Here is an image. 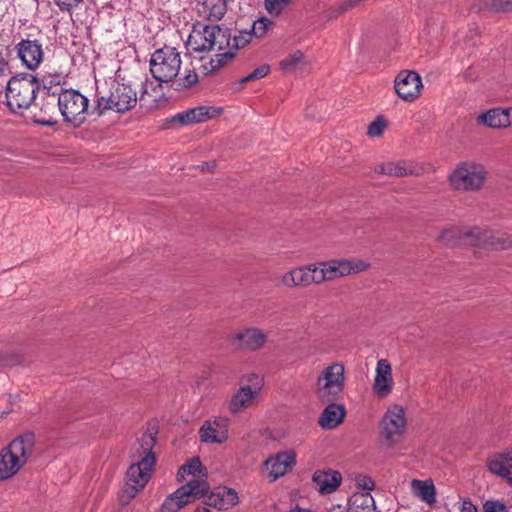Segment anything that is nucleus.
Masks as SVG:
<instances>
[{"mask_svg":"<svg viewBox=\"0 0 512 512\" xmlns=\"http://www.w3.org/2000/svg\"><path fill=\"white\" fill-rule=\"evenodd\" d=\"M157 89H161V84L154 86L148 81L138 84L119 77L109 79L101 85L97 83L94 110L99 115L107 110L124 113L133 109L138 101L144 105L156 103L161 96Z\"/></svg>","mask_w":512,"mask_h":512,"instance_id":"1","label":"nucleus"},{"mask_svg":"<svg viewBox=\"0 0 512 512\" xmlns=\"http://www.w3.org/2000/svg\"><path fill=\"white\" fill-rule=\"evenodd\" d=\"M155 443V433L146 431L134 444L132 457L135 463L131 464L127 470V482L121 497L123 504H127L133 499L150 480L155 465L153 453Z\"/></svg>","mask_w":512,"mask_h":512,"instance_id":"2","label":"nucleus"},{"mask_svg":"<svg viewBox=\"0 0 512 512\" xmlns=\"http://www.w3.org/2000/svg\"><path fill=\"white\" fill-rule=\"evenodd\" d=\"M34 435L26 433L15 438L0 451V481L14 476L32 455Z\"/></svg>","mask_w":512,"mask_h":512,"instance_id":"3","label":"nucleus"},{"mask_svg":"<svg viewBox=\"0 0 512 512\" xmlns=\"http://www.w3.org/2000/svg\"><path fill=\"white\" fill-rule=\"evenodd\" d=\"M345 389V367L341 362H332L317 375L314 394L320 402H334L343 397Z\"/></svg>","mask_w":512,"mask_h":512,"instance_id":"4","label":"nucleus"},{"mask_svg":"<svg viewBox=\"0 0 512 512\" xmlns=\"http://www.w3.org/2000/svg\"><path fill=\"white\" fill-rule=\"evenodd\" d=\"M231 35L228 29L218 25L194 28L187 40V47L193 52L224 50L230 46Z\"/></svg>","mask_w":512,"mask_h":512,"instance_id":"5","label":"nucleus"},{"mask_svg":"<svg viewBox=\"0 0 512 512\" xmlns=\"http://www.w3.org/2000/svg\"><path fill=\"white\" fill-rule=\"evenodd\" d=\"M487 174L483 164L475 161H463L456 165L448 177V182L454 190L477 192L484 186Z\"/></svg>","mask_w":512,"mask_h":512,"instance_id":"6","label":"nucleus"},{"mask_svg":"<svg viewBox=\"0 0 512 512\" xmlns=\"http://www.w3.org/2000/svg\"><path fill=\"white\" fill-rule=\"evenodd\" d=\"M39 85L30 74L12 77L6 86V104L11 111L25 110L36 98Z\"/></svg>","mask_w":512,"mask_h":512,"instance_id":"7","label":"nucleus"},{"mask_svg":"<svg viewBox=\"0 0 512 512\" xmlns=\"http://www.w3.org/2000/svg\"><path fill=\"white\" fill-rule=\"evenodd\" d=\"M408 429L405 409L398 404L388 406L379 422V435L387 447L400 444Z\"/></svg>","mask_w":512,"mask_h":512,"instance_id":"8","label":"nucleus"},{"mask_svg":"<svg viewBox=\"0 0 512 512\" xmlns=\"http://www.w3.org/2000/svg\"><path fill=\"white\" fill-rule=\"evenodd\" d=\"M58 93V111L64 121L73 127H80L90 114L89 100L74 89H60Z\"/></svg>","mask_w":512,"mask_h":512,"instance_id":"9","label":"nucleus"},{"mask_svg":"<svg viewBox=\"0 0 512 512\" xmlns=\"http://www.w3.org/2000/svg\"><path fill=\"white\" fill-rule=\"evenodd\" d=\"M181 55L176 48L164 46L155 50L150 57V72L160 83L173 81L181 68Z\"/></svg>","mask_w":512,"mask_h":512,"instance_id":"10","label":"nucleus"},{"mask_svg":"<svg viewBox=\"0 0 512 512\" xmlns=\"http://www.w3.org/2000/svg\"><path fill=\"white\" fill-rule=\"evenodd\" d=\"M318 285L366 271L370 264L362 259H332L314 263Z\"/></svg>","mask_w":512,"mask_h":512,"instance_id":"11","label":"nucleus"},{"mask_svg":"<svg viewBox=\"0 0 512 512\" xmlns=\"http://www.w3.org/2000/svg\"><path fill=\"white\" fill-rule=\"evenodd\" d=\"M208 491L209 484L206 480L191 479L164 500L160 512H178L193 500L203 497Z\"/></svg>","mask_w":512,"mask_h":512,"instance_id":"12","label":"nucleus"},{"mask_svg":"<svg viewBox=\"0 0 512 512\" xmlns=\"http://www.w3.org/2000/svg\"><path fill=\"white\" fill-rule=\"evenodd\" d=\"M422 87V79L414 71H401L394 80L395 92L405 102L416 100L421 94Z\"/></svg>","mask_w":512,"mask_h":512,"instance_id":"13","label":"nucleus"},{"mask_svg":"<svg viewBox=\"0 0 512 512\" xmlns=\"http://www.w3.org/2000/svg\"><path fill=\"white\" fill-rule=\"evenodd\" d=\"M229 419L224 416H217L204 421L199 429V436L202 442L211 444H222L228 439Z\"/></svg>","mask_w":512,"mask_h":512,"instance_id":"14","label":"nucleus"},{"mask_svg":"<svg viewBox=\"0 0 512 512\" xmlns=\"http://www.w3.org/2000/svg\"><path fill=\"white\" fill-rule=\"evenodd\" d=\"M222 108L214 106H197L177 113L169 120L170 123H177L180 126H188L206 122L219 116Z\"/></svg>","mask_w":512,"mask_h":512,"instance_id":"15","label":"nucleus"},{"mask_svg":"<svg viewBox=\"0 0 512 512\" xmlns=\"http://www.w3.org/2000/svg\"><path fill=\"white\" fill-rule=\"evenodd\" d=\"M281 283L286 288H305L312 284L318 285L316 267L313 264L294 267L285 272Z\"/></svg>","mask_w":512,"mask_h":512,"instance_id":"16","label":"nucleus"},{"mask_svg":"<svg viewBox=\"0 0 512 512\" xmlns=\"http://www.w3.org/2000/svg\"><path fill=\"white\" fill-rule=\"evenodd\" d=\"M392 367L387 359H379L375 368L372 390L380 399L387 398L393 391Z\"/></svg>","mask_w":512,"mask_h":512,"instance_id":"17","label":"nucleus"},{"mask_svg":"<svg viewBox=\"0 0 512 512\" xmlns=\"http://www.w3.org/2000/svg\"><path fill=\"white\" fill-rule=\"evenodd\" d=\"M296 464V453L293 450L279 452L264 462V470L271 481L284 476Z\"/></svg>","mask_w":512,"mask_h":512,"instance_id":"18","label":"nucleus"},{"mask_svg":"<svg viewBox=\"0 0 512 512\" xmlns=\"http://www.w3.org/2000/svg\"><path fill=\"white\" fill-rule=\"evenodd\" d=\"M17 55L30 70H35L43 61L44 52L42 45L38 40H21L16 45Z\"/></svg>","mask_w":512,"mask_h":512,"instance_id":"19","label":"nucleus"},{"mask_svg":"<svg viewBox=\"0 0 512 512\" xmlns=\"http://www.w3.org/2000/svg\"><path fill=\"white\" fill-rule=\"evenodd\" d=\"M259 387L240 386L227 402L228 411L231 414H239L253 407L259 397Z\"/></svg>","mask_w":512,"mask_h":512,"instance_id":"20","label":"nucleus"},{"mask_svg":"<svg viewBox=\"0 0 512 512\" xmlns=\"http://www.w3.org/2000/svg\"><path fill=\"white\" fill-rule=\"evenodd\" d=\"M232 339L239 342L240 348L256 351L265 345L267 334L259 328L250 327L235 333Z\"/></svg>","mask_w":512,"mask_h":512,"instance_id":"21","label":"nucleus"},{"mask_svg":"<svg viewBox=\"0 0 512 512\" xmlns=\"http://www.w3.org/2000/svg\"><path fill=\"white\" fill-rule=\"evenodd\" d=\"M238 502V493L234 489L219 487L209 494L205 504L217 510H229L236 506Z\"/></svg>","mask_w":512,"mask_h":512,"instance_id":"22","label":"nucleus"},{"mask_svg":"<svg viewBox=\"0 0 512 512\" xmlns=\"http://www.w3.org/2000/svg\"><path fill=\"white\" fill-rule=\"evenodd\" d=\"M312 481L320 494H330L340 486L342 476L332 469L317 470L312 476Z\"/></svg>","mask_w":512,"mask_h":512,"instance_id":"23","label":"nucleus"},{"mask_svg":"<svg viewBox=\"0 0 512 512\" xmlns=\"http://www.w3.org/2000/svg\"><path fill=\"white\" fill-rule=\"evenodd\" d=\"M488 470L501 478L512 473V449L495 453L487 459Z\"/></svg>","mask_w":512,"mask_h":512,"instance_id":"24","label":"nucleus"},{"mask_svg":"<svg viewBox=\"0 0 512 512\" xmlns=\"http://www.w3.org/2000/svg\"><path fill=\"white\" fill-rule=\"evenodd\" d=\"M326 403L328 405L319 417V425L324 429H334L344 420L346 409L336 401Z\"/></svg>","mask_w":512,"mask_h":512,"instance_id":"25","label":"nucleus"},{"mask_svg":"<svg viewBox=\"0 0 512 512\" xmlns=\"http://www.w3.org/2000/svg\"><path fill=\"white\" fill-rule=\"evenodd\" d=\"M58 111V93L47 90L40 100L41 116L37 122L44 125H53L56 123L54 115Z\"/></svg>","mask_w":512,"mask_h":512,"instance_id":"26","label":"nucleus"},{"mask_svg":"<svg viewBox=\"0 0 512 512\" xmlns=\"http://www.w3.org/2000/svg\"><path fill=\"white\" fill-rule=\"evenodd\" d=\"M413 496L431 506L436 503V488L432 479H413L410 483Z\"/></svg>","mask_w":512,"mask_h":512,"instance_id":"27","label":"nucleus"},{"mask_svg":"<svg viewBox=\"0 0 512 512\" xmlns=\"http://www.w3.org/2000/svg\"><path fill=\"white\" fill-rule=\"evenodd\" d=\"M477 122L490 128H505L510 126L508 108H494L477 117Z\"/></svg>","mask_w":512,"mask_h":512,"instance_id":"28","label":"nucleus"},{"mask_svg":"<svg viewBox=\"0 0 512 512\" xmlns=\"http://www.w3.org/2000/svg\"><path fill=\"white\" fill-rule=\"evenodd\" d=\"M198 11L209 20L218 21L227 11L226 0H198Z\"/></svg>","mask_w":512,"mask_h":512,"instance_id":"29","label":"nucleus"},{"mask_svg":"<svg viewBox=\"0 0 512 512\" xmlns=\"http://www.w3.org/2000/svg\"><path fill=\"white\" fill-rule=\"evenodd\" d=\"M309 64L310 61L306 55L302 51L296 50L283 58L279 63V67L284 73H295L303 70Z\"/></svg>","mask_w":512,"mask_h":512,"instance_id":"30","label":"nucleus"},{"mask_svg":"<svg viewBox=\"0 0 512 512\" xmlns=\"http://www.w3.org/2000/svg\"><path fill=\"white\" fill-rule=\"evenodd\" d=\"M375 173L393 177H405L413 173L412 165L406 161L380 163L374 168Z\"/></svg>","mask_w":512,"mask_h":512,"instance_id":"31","label":"nucleus"},{"mask_svg":"<svg viewBox=\"0 0 512 512\" xmlns=\"http://www.w3.org/2000/svg\"><path fill=\"white\" fill-rule=\"evenodd\" d=\"M349 512H377L370 492L354 493L349 499Z\"/></svg>","mask_w":512,"mask_h":512,"instance_id":"32","label":"nucleus"},{"mask_svg":"<svg viewBox=\"0 0 512 512\" xmlns=\"http://www.w3.org/2000/svg\"><path fill=\"white\" fill-rule=\"evenodd\" d=\"M187 475L193 476L192 479H203L205 480L206 469L202 465L199 458H192L186 464L182 465L177 473L178 479L184 480Z\"/></svg>","mask_w":512,"mask_h":512,"instance_id":"33","label":"nucleus"},{"mask_svg":"<svg viewBox=\"0 0 512 512\" xmlns=\"http://www.w3.org/2000/svg\"><path fill=\"white\" fill-rule=\"evenodd\" d=\"M488 237H491L490 230H485L480 227L462 229V240L468 245L486 246Z\"/></svg>","mask_w":512,"mask_h":512,"instance_id":"34","label":"nucleus"},{"mask_svg":"<svg viewBox=\"0 0 512 512\" xmlns=\"http://www.w3.org/2000/svg\"><path fill=\"white\" fill-rule=\"evenodd\" d=\"M490 236L487 238L486 247L494 250H506L512 247V238L510 236L492 231H490Z\"/></svg>","mask_w":512,"mask_h":512,"instance_id":"35","label":"nucleus"},{"mask_svg":"<svg viewBox=\"0 0 512 512\" xmlns=\"http://www.w3.org/2000/svg\"><path fill=\"white\" fill-rule=\"evenodd\" d=\"M439 241L446 245H454L462 241V228L449 227L443 229L438 237Z\"/></svg>","mask_w":512,"mask_h":512,"instance_id":"36","label":"nucleus"},{"mask_svg":"<svg viewBox=\"0 0 512 512\" xmlns=\"http://www.w3.org/2000/svg\"><path fill=\"white\" fill-rule=\"evenodd\" d=\"M198 82V74L194 70L185 69L184 76L175 80V90L191 88Z\"/></svg>","mask_w":512,"mask_h":512,"instance_id":"37","label":"nucleus"},{"mask_svg":"<svg viewBox=\"0 0 512 512\" xmlns=\"http://www.w3.org/2000/svg\"><path fill=\"white\" fill-rule=\"evenodd\" d=\"M291 3L292 0H264V8L270 16H279Z\"/></svg>","mask_w":512,"mask_h":512,"instance_id":"38","label":"nucleus"},{"mask_svg":"<svg viewBox=\"0 0 512 512\" xmlns=\"http://www.w3.org/2000/svg\"><path fill=\"white\" fill-rule=\"evenodd\" d=\"M272 25L273 22L270 19L261 17L254 21L251 28L252 35L257 38L263 37Z\"/></svg>","mask_w":512,"mask_h":512,"instance_id":"39","label":"nucleus"},{"mask_svg":"<svg viewBox=\"0 0 512 512\" xmlns=\"http://www.w3.org/2000/svg\"><path fill=\"white\" fill-rule=\"evenodd\" d=\"M386 128V120L382 116H378L373 122H371L367 129V134L370 137H379L383 134Z\"/></svg>","mask_w":512,"mask_h":512,"instance_id":"40","label":"nucleus"},{"mask_svg":"<svg viewBox=\"0 0 512 512\" xmlns=\"http://www.w3.org/2000/svg\"><path fill=\"white\" fill-rule=\"evenodd\" d=\"M269 71H270V67L268 65H262L256 69H254L250 74H248L246 77H244L241 80V82L245 83V82L256 80V79H261V78L267 76Z\"/></svg>","mask_w":512,"mask_h":512,"instance_id":"41","label":"nucleus"},{"mask_svg":"<svg viewBox=\"0 0 512 512\" xmlns=\"http://www.w3.org/2000/svg\"><path fill=\"white\" fill-rule=\"evenodd\" d=\"M482 512H507V507L504 503L497 500H487L483 504Z\"/></svg>","mask_w":512,"mask_h":512,"instance_id":"42","label":"nucleus"},{"mask_svg":"<svg viewBox=\"0 0 512 512\" xmlns=\"http://www.w3.org/2000/svg\"><path fill=\"white\" fill-rule=\"evenodd\" d=\"M233 57V53L230 51L219 53L215 56V58L211 59L212 69H218L223 66L228 60Z\"/></svg>","mask_w":512,"mask_h":512,"instance_id":"43","label":"nucleus"},{"mask_svg":"<svg viewBox=\"0 0 512 512\" xmlns=\"http://www.w3.org/2000/svg\"><path fill=\"white\" fill-rule=\"evenodd\" d=\"M252 37L253 35L251 31L240 32L239 35H235L233 37L234 46L236 48H242L252 40Z\"/></svg>","mask_w":512,"mask_h":512,"instance_id":"44","label":"nucleus"},{"mask_svg":"<svg viewBox=\"0 0 512 512\" xmlns=\"http://www.w3.org/2000/svg\"><path fill=\"white\" fill-rule=\"evenodd\" d=\"M247 384H245V387H259V393L261 392L263 388V378L255 373L248 374L244 376L243 378Z\"/></svg>","mask_w":512,"mask_h":512,"instance_id":"45","label":"nucleus"},{"mask_svg":"<svg viewBox=\"0 0 512 512\" xmlns=\"http://www.w3.org/2000/svg\"><path fill=\"white\" fill-rule=\"evenodd\" d=\"M61 11H70L77 7L83 0H54Z\"/></svg>","mask_w":512,"mask_h":512,"instance_id":"46","label":"nucleus"},{"mask_svg":"<svg viewBox=\"0 0 512 512\" xmlns=\"http://www.w3.org/2000/svg\"><path fill=\"white\" fill-rule=\"evenodd\" d=\"M492 7L497 11L511 12L512 0H492Z\"/></svg>","mask_w":512,"mask_h":512,"instance_id":"47","label":"nucleus"},{"mask_svg":"<svg viewBox=\"0 0 512 512\" xmlns=\"http://www.w3.org/2000/svg\"><path fill=\"white\" fill-rule=\"evenodd\" d=\"M357 486L361 488L362 492H369L374 489L375 483L370 477H361L357 479Z\"/></svg>","mask_w":512,"mask_h":512,"instance_id":"48","label":"nucleus"},{"mask_svg":"<svg viewBox=\"0 0 512 512\" xmlns=\"http://www.w3.org/2000/svg\"><path fill=\"white\" fill-rule=\"evenodd\" d=\"M459 512H478V510L469 499H464L460 503Z\"/></svg>","mask_w":512,"mask_h":512,"instance_id":"49","label":"nucleus"},{"mask_svg":"<svg viewBox=\"0 0 512 512\" xmlns=\"http://www.w3.org/2000/svg\"><path fill=\"white\" fill-rule=\"evenodd\" d=\"M464 78L469 80V81H474L476 79V76L472 73V68H468L464 72Z\"/></svg>","mask_w":512,"mask_h":512,"instance_id":"50","label":"nucleus"},{"mask_svg":"<svg viewBox=\"0 0 512 512\" xmlns=\"http://www.w3.org/2000/svg\"><path fill=\"white\" fill-rule=\"evenodd\" d=\"M328 512H349V509H346L343 506H334Z\"/></svg>","mask_w":512,"mask_h":512,"instance_id":"51","label":"nucleus"},{"mask_svg":"<svg viewBox=\"0 0 512 512\" xmlns=\"http://www.w3.org/2000/svg\"><path fill=\"white\" fill-rule=\"evenodd\" d=\"M194 512H211L206 507H197Z\"/></svg>","mask_w":512,"mask_h":512,"instance_id":"52","label":"nucleus"},{"mask_svg":"<svg viewBox=\"0 0 512 512\" xmlns=\"http://www.w3.org/2000/svg\"><path fill=\"white\" fill-rule=\"evenodd\" d=\"M288 512H309L308 510L306 509H302V508H299V507H296L294 509H291L290 511Z\"/></svg>","mask_w":512,"mask_h":512,"instance_id":"53","label":"nucleus"},{"mask_svg":"<svg viewBox=\"0 0 512 512\" xmlns=\"http://www.w3.org/2000/svg\"><path fill=\"white\" fill-rule=\"evenodd\" d=\"M508 117H509V122H510V126H511L512 125V107L508 108Z\"/></svg>","mask_w":512,"mask_h":512,"instance_id":"54","label":"nucleus"},{"mask_svg":"<svg viewBox=\"0 0 512 512\" xmlns=\"http://www.w3.org/2000/svg\"><path fill=\"white\" fill-rule=\"evenodd\" d=\"M201 169L202 170H208L209 169V164L205 163V164L201 165Z\"/></svg>","mask_w":512,"mask_h":512,"instance_id":"55","label":"nucleus"}]
</instances>
